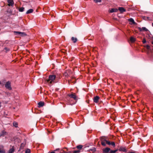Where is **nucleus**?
Wrapping results in <instances>:
<instances>
[{"instance_id": "obj_40", "label": "nucleus", "mask_w": 153, "mask_h": 153, "mask_svg": "<svg viewBox=\"0 0 153 153\" xmlns=\"http://www.w3.org/2000/svg\"><path fill=\"white\" fill-rule=\"evenodd\" d=\"M57 150V149H56V150L55 151H56Z\"/></svg>"}, {"instance_id": "obj_6", "label": "nucleus", "mask_w": 153, "mask_h": 153, "mask_svg": "<svg viewBox=\"0 0 153 153\" xmlns=\"http://www.w3.org/2000/svg\"><path fill=\"white\" fill-rule=\"evenodd\" d=\"M7 2L8 3V5L9 6H12L13 5L14 3L13 0H7Z\"/></svg>"}, {"instance_id": "obj_5", "label": "nucleus", "mask_w": 153, "mask_h": 153, "mask_svg": "<svg viewBox=\"0 0 153 153\" xmlns=\"http://www.w3.org/2000/svg\"><path fill=\"white\" fill-rule=\"evenodd\" d=\"M111 150V149L108 147H106L103 149V153H108Z\"/></svg>"}, {"instance_id": "obj_11", "label": "nucleus", "mask_w": 153, "mask_h": 153, "mask_svg": "<svg viewBox=\"0 0 153 153\" xmlns=\"http://www.w3.org/2000/svg\"><path fill=\"white\" fill-rule=\"evenodd\" d=\"M138 29L140 30V31H142L143 30L147 31L148 30L145 27H142V28H141L140 27H138Z\"/></svg>"}, {"instance_id": "obj_2", "label": "nucleus", "mask_w": 153, "mask_h": 153, "mask_svg": "<svg viewBox=\"0 0 153 153\" xmlns=\"http://www.w3.org/2000/svg\"><path fill=\"white\" fill-rule=\"evenodd\" d=\"M56 78V76L55 75H50L49 76V79L48 80V82H49L50 83H51L52 82L54 81Z\"/></svg>"}, {"instance_id": "obj_7", "label": "nucleus", "mask_w": 153, "mask_h": 153, "mask_svg": "<svg viewBox=\"0 0 153 153\" xmlns=\"http://www.w3.org/2000/svg\"><path fill=\"white\" fill-rule=\"evenodd\" d=\"M68 96L71 98H73L74 100H76V96L74 94H69Z\"/></svg>"}, {"instance_id": "obj_30", "label": "nucleus", "mask_w": 153, "mask_h": 153, "mask_svg": "<svg viewBox=\"0 0 153 153\" xmlns=\"http://www.w3.org/2000/svg\"><path fill=\"white\" fill-rule=\"evenodd\" d=\"M80 152L79 150H75L73 151V153H78Z\"/></svg>"}, {"instance_id": "obj_37", "label": "nucleus", "mask_w": 153, "mask_h": 153, "mask_svg": "<svg viewBox=\"0 0 153 153\" xmlns=\"http://www.w3.org/2000/svg\"><path fill=\"white\" fill-rule=\"evenodd\" d=\"M152 45H153V42H152Z\"/></svg>"}, {"instance_id": "obj_12", "label": "nucleus", "mask_w": 153, "mask_h": 153, "mask_svg": "<svg viewBox=\"0 0 153 153\" xmlns=\"http://www.w3.org/2000/svg\"><path fill=\"white\" fill-rule=\"evenodd\" d=\"M3 146L2 145L0 146V153H5V151L3 149Z\"/></svg>"}, {"instance_id": "obj_24", "label": "nucleus", "mask_w": 153, "mask_h": 153, "mask_svg": "<svg viewBox=\"0 0 153 153\" xmlns=\"http://www.w3.org/2000/svg\"><path fill=\"white\" fill-rule=\"evenodd\" d=\"M130 41L132 42H134L135 41V39L133 37H131L130 38Z\"/></svg>"}, {"instance_id": "obj_29", "label": "nucleus", "mask_w": 153, "mask_h": 153, "mask_svg": "<svg viewBox=\"0 0 153 153\" xmlns=\"http://www.w3.org/2000/svg\"><path fill=\"white\" fill-rule=\"evenodd\" d=\"M4 50L6 51V52H7L9 51L10 49L9 48H8L7 47H5L4 48Z\"/></svg>"}, {"instance_id": "obj_36", "label": "nucleus", "mask_w": 153, "mask_h": 153, "mask_svg": "<svg viewBox=\"0 0 153 153\" xmlns=\"http://www.w3.org/2000/svg\"><path fill=\"white\" fill-rule=\"evenodd\" d=\"M129 153H135L134 152H130Z\"/></svg>"}, {"instance_id": "obj_22", "label": "nucleus", "mask_w": 153, "mask_h": 153, "mask_svg": "<svg viewBox=\"0 0 153 153\" xmlns=\"http://www.w3.org/2000/svg\"><path fill=\"white\" fill-rule=\"evenodd\" d=\"M13 126H15V127L16 128L18 126V123L16 122H14L13 123Z\"/></svg>"}, {"instance_id": "obj_1", "label": "nucleus", "mask_w": 153, "mask_h": 153, "mask_svg": "<svg viewBox=\"0 0 153 153\" xmlns=\"http://www.w3.org/2000/svg\"><path fill=\"white\" fill-rule=\"evenodd\" d=\"M107 139V137L104 136H102L100 137L101 144L102 146H106V144H107V142H108Z\"/></svg>"}, {"instance_id": "obj_20", "label": "nucleus", "mask_w": 153, "mask_h": 153, "mask_svg": "<svg viewBox=\"0 0 153 153\" xmlns=\"http://www.w3.org/2000/svg\"><path fill=\"white\" fill-rule=\"evenodd\" d=\"M6 132L4 131H3L0 134V137H4L6 134Z\"/></svg>"}, {"instance_id": "obj_8", "label": "nucleus", "mask_w": 153, "mask_h": 153, "mask_svg": "<svg viewBox=\"0 0 153 153\" xmlns=\"http://www.w3.org/2000/svg\"><path fill=\"white\" fill-rule=\"evenodd\" d=\"M107 144L109 145H111L113 147H115L116 146L115 143L114 142H111L108 141V142H107Z\"/></svg>"}, {"instance_id": "obj_15", "label": "nucleus", "mask_w": 153, "mask_h": 153, "mask_svg": "<svg viewBox=\"0 0 153 153\" xmlns=\"http://www.w3.org/2000/svg\"><path fill=\"white\" fill-rule=\"evenodd\" d=\"M44 103L43 102H40L38 103V107L40 108L44 105Z\"/></svg>"}, {"instance_id": "obj_18", "label": "nucleus", "mask_w": 153, "mask_h": 153, "mask_svg": "<svg viewBox=\"0 0 153 153\" xmlns=\"http://www.w3.org/2000/svg\"><path fill=\"white\" fill-rule=\"evenodd\" d=\"M128 21L129 22H131L133 24H135L136 23L134 21V19L132 18H131L128 19Z\"/></svg>"}, {"instance_id": "obj_9", "label": "nucleus", "mask_w": 153, "mask_h": 153, "mask_svg": "<svg viewBox=\"0 0 153 153\" xmlns=\"http://www.w3.org/2000/svg\"><path fill=\"white\" fill-rule=\"evenodd\" d=\"M99 97L98 96H96L94 97V101L95 103H97L99 101Z\"/></svg>"}, {"instance_id": "obj_3", "label": "nucleus", "mask_w": 153, "mask_h": 153, "mask_svg": "<svg viewBox=\"0 0 153 153\" xmlns=\"http://www.w3.org/2000/svg\"><path fill=\"white\" fill-rule=\"evenodd\" d=\"M5 87L7 89L11 90L12 89V88L11 86L10 82L9 81H8L5 84Z\"/></svg>"}, {"instance_id": "obj_4", "label": "nucleus", "mask_w": 153, "mask_h": 153, "mask_svg": "<svg viewBox=\"0 0 153 153\" xmlns=\"http://www.w3.org/2000/svg\"><path fill=\"white\" fill-rule=\"evenodd\" d=\"M14 33L16 35H19L22 36H25L26 35V34L25 32H22L19 31H14Z\"/></svg>"}, {"instance_id": "obj_28", "label": "nucleus", "mask_w": 153, "mask_h": 153, "mask_svg": "<svg viewBox=\"0 0 153 153\" xmlns=\"http://www.w3.org/2000/svg\"><path fill=\"white\" fill-rule=\"evenodd\" d=\"M94 1L96 3L100 2L101 1V0H94Z\"/></svg>"}, {"instance_id": "obj_17", "label": "nucleus", "mask_w": 153, "mask_h": 153, "mask_svg": "<svg viewBox=\"0 0 153 153\" xmlns=\"http://www.w3.org/2000/svg\"><path fill=\"white\" fill-rule=\"evenodd\" d=\"M118 11V9L117 8H112L109 11L110 12L112 13L113 12H116Z\"/></svg>"}, {"instance_id": "obj_27", "label": "nucleus", "mask_w": 153, "mask_h": 153, "mask_svg": "<svg viewBox=\"0 0 153 153\" xmlns=\"http://www.w3.org/2000/svg\"><path fill=\"white\" fill-rule=\"evenodd\" d=\"M25 153H30V149H27L25 151Z\"/></svg>"}, {"instance_id": "obj_33", "label": "nucleus", "mask_w": 153, "mask_h": 153, "mask_svg": "<svg viewBox=\"0 0 153 153\" xmlns=\"http://www.w3.org/2000/svg\"><path fill=\"white\" fill-rule=\"evenodd\" d=\"M7 12H9L10 13H12V11L10 10V11L7 10Z\"/></svg>"}, {"instance_id": "obj_35", "label": "nucleus", "mask_w": 153, "mask_h": 153, "mask_svg": "<svg viewBox=\"0 0 153 153\" xmlns=\"http://www.w3.org/2000/svg\"><path fill=\"white\" fill-rule=\"evenodd\" d=\"M67 153H71V151H69L68 152H67Z\"/></svg>"}, {"instance_id": "obj_34", "label": "nucleus", "mask_w": 153, "mask_h": 153, "mask_svg": "<svg viewBox=\"0 0 153 153\" xmlns=\"http://www.w3.org/2000/svg\"><path fill=\"white\" fill-rule=\"evenodd\" d=\"M51 153H55V152L54 151H53V152H51Z\"/></svg>"}, {"instance_id": "obj_38", "label": "nucleus", "mask_w": 153, "mask_h": 153, "mask_svg": "<svg viewBox=\"0 0 153 153\" xmlns=\"http://www.w3.org/2000/svg\"><path fill=\"white\" fill-rule=\"evenodd\" d=\"M152 26L153 27V23H152Z\"/></svg>"}, {"instance_id": "obj_39", "label": "nucleus", "mask_w": 153, "mask_h": 153, "mask_svg": "<svg viewBox=\"0 0 153 153\" xmlns=\"http://www.w3.org/2000/svg\"><path fill=\"white\" fill-rule=\"evenodd\" d=\"M1 84V81H0V85Z\"/></svg>"}, {"instance_id": "obj_32", "label": "nucleus", "mask_w": 153, "mask_h": 153, "mask_svg": "<svg viewBox=\"0 0 153 153\" xmlns=\"http://www.w3.org/2000/svg\"><path fill=\"white\" fill-rule=\"evenodd\" d=\"M146 47L148 49H149L150 48V46H149V45H147L146 46Z\"/></svg>"}, {"instance_id": "obj_31", "label": "nucleus", "mask_w": 153, "mask_h": 153, "mask_svg": "<svg viewBox=\"0 0 153 153\" xmlns=\"http://www.w3.org/2000/svg\"><path fill=\"white\" fill-rule=\"evenodd\" d=\"M146 40L145 39H144L143 40V44H144L145 43H146Z\"/></svg>"}, {"instance_id": "obj_13", "label": "nucleus", "mask_w": 153, "mask_h": 153, "mask_svg": "<svg viewBox=\"0 0 153 153\" xmlns=\"http://www.w3.org/2000/svg\"><path fill=\"white\" fill-rule=\"evenodd\" d=\"M119 150L120 151H123L125 152H126L127 151L126 148L123 147H121L120 148Z\"/></svg>"}, {"instance_id": "obj_41", "label": "nucleus", "mask_w": 153, "mask_h": 153, "mask_svg": "<svg viewBox=\"0 0 153 153\" xmlns=\"http://www.w3.org/2000/svg\"><path fill=\"white\" fill-rule=\"evenodd\" d=\"M152 47H153V46Z\"/></svg>"}, {"instance_id": "obj_21", "label": "nucleus", "mask_w": 153, "mask_h": 153, "mask_svg": "<svg viewBox=\"0 0 153 153\" xmlns=\"http://www.w3.org/2000/svg\"><path fill=\"white\" fill-rule=\"evenodd\" d=\"M71 40L74 43H75L77 41V40L76 38L72 37L71 38Z\"/></svg>"}, {"instance_id": "obj_14", "label": "nucleus", "mask_w": 153, "mask_h": 153, "mask_svg": "<svg viewBox=\"0 0 153 153\" xmlns=\"http://www.w3.org/2000/svg\"><path fill=\"white\" fill-rule=\"evenodd\" d=\"M118 9L120 13H123L126 11V10L123 7H119Z\"/></svg>"}, {"instance_id": "obj_16", "label": "nucleus", "mask_w": 153, "mask_h": 153, "mask_svg": "<svg viewBox=\"0 0 153 153\" xmlns=\"http://www.w3.org/2000/svg\"><path fill=\"white\" fill-rule=\"evenodd\" d=\"M15 151V149L13 146L9 150L8 153H13Z\"/></svg>"}, {"instance_id": "obj_10", "label": "nucleus", "mask_w": 153, "mask_h": 153, "mask_svg": "<svg viewBox=\"0 0 153 153\" xmlns=\"http://www.w3.org/2000/svg\"><path fill=\"white\" fill-rule=\"evenodd\" d=\"M70 74V71H65L64 74V75L66 77H68Z\"/></svg>"}, {"instance_id": "obj_23", "label": "nucleus", "mask_w": 153, "mask_h": 153, "mask_svg": "<svg viewBox=\"0 0 153 153\" xmlns=\"http://www.w3.org/2000/svg\"><path fill=\"white\" fill-rule=\"evenodd\" d=\"M25 8L24 7H22L20 8L19 9V12H22L24 11V10Z\"/></svg>"}, {"instance_id": "obj_26", "label": "nucleus", "mask_w": 153, "mask_h": 153, "mask_svg": "<svg viewBox=\"0 0 153 153\" xmlns=\"http://www.w3.org/2000/svg\"><path fill=\"white\" fill-rule=\"evenodd\" d=\"M90 150H91L93 152H94L95 151H96V149L95 148H93L92 149H90Z\"/></svg>"}, {"instance_id": "obj_19", "label": "nucleus", "mask_w": 153, "mask_h": 153, "mask_svg": "<svg viewBox=\"0 0 153 153\" xmlns=\"http://www.w3.org/2000/svg\"><path fill=\"white\" fill-rule=\"evenodd\" d=\"M33 10L32 9H30L28 10L26 12V14L30 13H32L33 12Z\"/></svg>"}, {"instance_id": "obj_25", "label": "nucleus", "mask_w": 153, "mask_h": 153, "mask_svg": "<svg viewBox=\"0 0 153 153\" xmlns=\"http://www.w3.org/2000/svg\"><path fill=\"white\" fill-rule=\"evenodd\" d=\"M82 147V145H79L77 146L76 148L77 149H81Z\"/></svg>"}]
</instances>
